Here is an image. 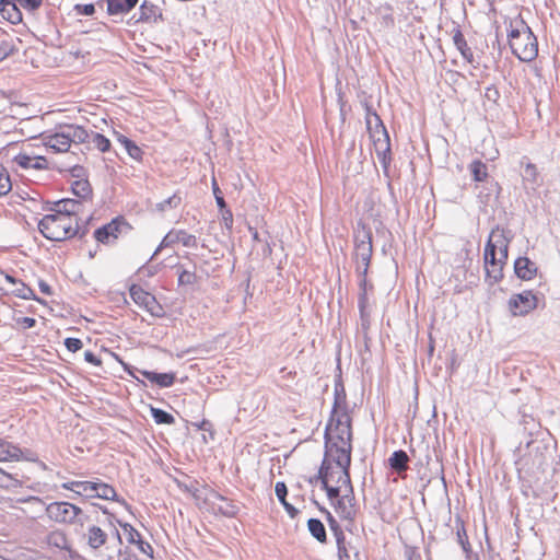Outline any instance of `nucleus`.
I'll list each match as a JSON object with an SVG mask.
<instances>
[{"label": "nucleus", "mask_w": 560, "mask_h": 560, "mask_svg": "<svg viewBox=\"0 0 560 560\" xmlns=\"http://www.w3.org/2000/svg\"><path fill=\"white\" fill-rule=\"evenodd\" d=\"M77 207L78 202L71 199L58 201L54 213L44 215L38 223L44 237L55 242L73 237L79 229Z\"/></svg>", "instance_id": "nucleus-1"}, {"label": "nucleus", "mask_w": 560, "mask_h": 560, "mask_svg": "<svg viewBox=\"0 0 560 560\" xmlns=\"http://www.w3.org/2000/svg\"><path fill=\"white\" fill-rule=\"evenodd\" d=\"M351 455L338 454L337 451L325 452L318 478L327 493V498L337 495L341 491H350L352 487L350 478Z\"/></svg>", "instance_id": "nucleus-2"}, {"label": "nucleus", "mask_w": 560, "mask_h": 560, "mask_svg": "<svg viewBox=\"0 0 560 560\" xmlns=\"http://www.w3.org/2000/svg\"><path fill=\"white\" fill-rule=\"evenodd\" d=\"M510 240L503 229L494 228L485 246V269L486 278L490 284L500 282L503 279V267L509 255Z\"/></svg>", "instance_id": "nucleus-3"}, {"label": "nucleus", "mask_w": 560, "mask_h": 560, "mask_svg": "<svg viewBox=\"0 0 560 560\" xmlns=\"http://www.w3.org/2000/svg\"><path fill=\"white\" fill-rule=\"evenodd\" d=\"M508 40L512 52L520 60L529 62L537 57V38L520 14L509 20Z\"/></svg>", "instance_id": "nucleus-4"}, {"label": "nucleus", "mask_w": 560, "mask_h": 560, "mask_svg": "<svg viewBox=\"0 0 560 560\" xmlns=\"http://www.w3.org/2000/svg\"><path fill=\"white\" fill-rule=\"evenodd\" d=\"M352 432L350 416L334 409L325 431V452L337 451L338 454L351 455Z\"/></svg>", "instance_id": "nucleus-5"}, {"label": "nucleus", "mask_w": 560, "mask_h": 560, "mask_svg": "<svg viewBox=\"0 0 560 560\" xmlns=\"http://www.w3.org/2000/svg\"><path fill=\"white\" fill-rule=\"evenodd\" d=\"M365 125L375 153L382 166L386 170L392 161L390 140L381 117L371 106H366Z\"/></svg>", "instance_id": "nucleus-6"}, {"label": "nucleus", "mask_w": 560, "mask_h": 560, "mask_svg": "<svg viewBox=\"0 0 560 560\" xmlns=\"http://www.w3.org/2000/svg\"><path fill=\"white\" fill-rule=\"evenodd\" d=\"M373 255V235L366 224H359L354 243V257L363 267V275H366Z\"/></svg>", "instance_id": "nucleus-7"}, {"label": "nucleus", "mask_w": 560, "mask_h": 560, "mask_svg": "<svg viewBox=\"0 0 560 560\" xmlns=\"http://www.w3.org/2000/svg\"><path fill=\"white\" fill-rule=\"evenodd\" d=\"M47 517L58 524H74L82 509L67 501H56L46 505Z\"/></svg>", "instance_id": "nucleus-8"}, {"label": "nucleus", "mask_w": 560, "mask_h": 560, "mask_svg": "<svg viewBox=\"0 0 560 560\" xmlns=\"http://www.w3.org/2000/svg\"><path fill=\"white\" fill-rule=\"evenodd\" d=\"M336 514L342 521L353 522L357 515V504L353 487L350 491H339L337 495L328 498Z\"/></svg>", "instance_id": "nucleus-9"}, {"label": "nucleus", "mask_w": 560, "mask_h": 560, "mask_svg": "<svg viewBox=\"0 0 560 560\" xmlns=\"http://www.w3.org/2000/svg\"><path fill=\"white\" fill-rule=\"evenodd\" d=\"M538 306V296L530 290L513 294L508 301L509 311L513 316H525Z\"/></svg>", "instance_id": "nucleus-10"}, {"label": "nucleus", "mask_w": 560, "mask_h": 560, "mask_svg": "<svg viewBox=\"0 0 560 560\" xmlns=\"http://www.w3.org/2000/svg\"><path fill=\"white\" fill-rule=\"evenodd\" d=\"M130 226L124 217H116L110 222L100 226L93 233L94 238L102 244L115 242Z\"/></svg>", "instance_id": "nucleus-11"}, {"label": "nucleus", "mask_w": 560, "mask_h": 560, "mask_svg": "<svg viewBox=\"0 0 560 560\" xmlns=\"http://www.w3.org/2000/svg\"><path fill=\"white\" fill-rule=\"evenodd\" d=\"M129 293L132 301L151 315L161 316L163 314V308L156 301L155 296L142 289L140 285L132 284L129 289Z\"/></svg>", "instance_id": "nucleus-12"}, {"label": "nucleus", "mask_w": 560, "mask_h": 560, "mask_svg": "<svg viewBox=\"0 0 560 560\" xmlns=\"http://www.w3.org/2000/svg\"><path fill=\"white\" fill-rule=\"evenodd\" d=\"M177 244H182L185 247L196 248L198 240L194 234L188 233L186 230L172 229L163 237L160 248L173 247Z\"/></svg>", "instance_id": "nucleus-13"}, {"label": "nucleus", "mask_w": 560, "mask_h": 560, "mask_svg": "<svg viewBox=\"0 0 560 560\" xmlns=\"http://www.w3.org/2000/svg\"><path fill=\"white\" fill-rule=\"evenodd\" d=\"M13 162L23 170H46L48 161L46 156L33 155V151L24 148L13 158Z\"/></svg>", "instance_id": "nucleus-14"}, {"label": "nucleus", "mask_w": 560, "mask_h": 560, "mask_svg": "<svg viewBox=\"0 0 560 560\" xmlns=\"http://www.w3.org/2000/svg\"><path fill=\"white\" fill-rule=\"evenodd\" d=\"M43 141L45 150H50L54 153L68 152L71 147L67 131L47 135L43 138Z\"/></svg>", "instance_id": "nucleus-15"}, {"label": "nucleus", "mask_w": 560, "mask_h": 560, "mask_svg": "<svg viewBox=\"0 0 560 560\" xmlns=\"http://www.w3.org/2000/svg\"><path fill=\"white\" fill-rule=\"evenodd\" d=\"M163 13L161 8L150 0H143L140 4L137 23H156L162 20Z\"/></svg>", "instance_id": "nucleus-16"}, {"label": "nucleus", "mask_w": 560, "mask_h": 560, "mask_svg": "<svg viewBox=\"0 0 560 560\" xmlns=\"http://www.w3.org/2000/svg\"><path fill=\"white\" fill-rule=\"evenodd\" d=\"M514 271L523 281H530L537 276L538 268L528 257H518L514 261Z\"/></svg>", "instance_id": "nucleus-17"}, {"label": "nucleus", "mask_w": 560, "mask_h": 560, "mask_svg": "<svg viewBox=\"0 0 560 560\" xmlns=\"http://www.w3.org/2000/svg\"><path fill=\"white\" fill-rule=\"evenodd\" d=\"M22 459L32 460L31 457L23 455L20 447L0 439V462H19Z\"/></svg>", "instance_id": "nucleus-18"}, {"label": "nucleus", "mask_w": 560, "mask_h": 560, "mask_svg": "<svg viewBox=\"0 0 560 560\" xmlns=\"http://www.w3.org/2000/svg\"><path fill=\"white\" fill-rule=\"evenodd\" d=\"M115 137L133 161L138 163L143 162L144 151L135 141L120 132H115Z\"/></svg>", "instance_id": "nucleus-19"}, {"label": "nucleus", "mask_w": 560, "mask_h": 560, "mask_svg": "<svg viewBox=\"0 0 560 560\" xmlns=\"http://www.w3.org/2000/svg\"><path fill=\"white\" fill-rule=\"evenodd\" d=\"M2 275L4 276L7 282L14 285V289L11 291L12 295L24 300H30L34 296L33 290L21 279H16L13 276L3 272Z\"/></svg>", "instance_id": "nucleus-20"}, {"label": "nucleus", "mask_w": 560, "mask_h": 560, "mask_svg": "<svg viewBox=\"0 0 560 560\" xmlns=\"http://www.w3.org/2000/svg\"><path fill=\"white\" fill-rule=\"evenodd\" d=\"M139 0H106L109 15L127 14L132 11Z\"/></svg>", "instance_id": "nucleus-21"}, {"label": "nucleus", "mask_w": 560, "mask_h": 560, "mask_svg": "<svg viewBox=\"0 0 560 560\" xmlns=\"http://www.w3.org/2000/svg\"><path fill=\"white\" fill-rule=\"evenodd\" d=\"M140 373L151 383L160 387H171L176 380L175 373H156L151 371H140Z\"/></svg>", "instance_id": "nucleus-22"}, {"label": "nucleus", "mask_w": 560, "mask_h": 560, "mask_svg": "<svg viewBox=\"0 0 560 560\" xmlns=\"http://www.w3.org/2000/svg\"><path fill=\"white\" fill-rule=\"evenodd\" d=\"M388 463L390 468L400 475L402 472H406L409 468V456L402 450L395 451L388 458Z\"/></svg>", "instance_id": "nucleus-23"}, {"label": "nucleus", "mask_w": 560, "mask_h": 560, "mask_svg": "<svg viewBox=\"0 0 560 560\" xmlns=\"http://www.w3.org/2000/svg\"><path fill=\"white\" fill-rule=\"evenodd\" d=\"M71 190L73 195L82 200H88L92 196V187L86 178H75L71 182Z\"/></svg>", "instance_id": "nucleus-24"}, {"label": "nucleus", "mask_w": 560, "mask_h": 560, "mask_svg": "<svg viewBox=\"0 0 560 560\" xmlns=\"http://www.w3.org/2000/svg\"><path fill=\"white\" fill-rule=\"evenodd\" d=\"M93 493L94 498H100L104 500H115L117 495V492L114 489V487L101 480H96L93 482Z\"/></svg>", "instance_id": "nucleus-25"}, {"label": "nucleus", "mask_w": 560, "mask_h": 560, "mask_svg": "<svg viewBox=\"0 0 560 560\" xmlns=\"http://www.w3.org/2000/svg\"><path fill=\"white\" fill-rule=\"evenodd\" d=\"M0 11L2 16L13 24L20 23L22 21V14L18 9L16 3H12L9 1L4 2L3 0H1Z\"/></svg>", "instance_id": "nucleus-26"}, {"label": "nucleus", "mask_w": 560, "mask_h": 560, "mask_svg": "<svg viewBox=\"0 0 560 560\" xmlns=\"http://www.w3.org/2000/svg\"><path fill=\"white\" fill-rule=\"evenodd\" d=\"M453 42L456 48L460 51L462 56L468 61L472 62L474 54L470 47L468 46L463 33L457 30L453 34Z\"/></svg>", "instance_id": "nucleus-27"}, {"label": "nucleus", "mask_w": 560, "mask_h": 560, "mask_svg": "<svg viewBox=\"0 0 560 560\" xmlns=\"http://www.w3.org/2000/svg\"><path fill=\"white\" fill-rule=\"evenodd\" d=\"M307 528L311 535L320 544L327 541V534L323 522L318 518H310L307 521Z\"/></svg>", "instance_id": "nucleus-28"}, {"label": "nucleus", "mask_w": 560, "mask_h": 560, "mask_svg": "<svg viewBox=\"0 0 560 560\" xmlns=\"http://www.w3.org/2000/svg\"><path fill=\"white\" fill-rule=\"evenodd\" d=\"M106 533L98 526H92L89 528L88 542L92 548L97 549L102 547L106 542Z\"/></svg>", "instance_id": "nucleus-29"}, {"label": "nucleus", "mask_w": 560, "mask_h": 560, "mask_svg": "<svg viewBox=\"0 0 560 560\" xmlns=\"http://www.w3.org/2000/svg\"><path fill=\"white\" fill-rule=\"evenodd\" d=\"M469 171L472 175L475 182L481 183L486 182L489 177L487 165L480 160H474L469 164Z\"/></svg>", "instance_id": "nucleus-30"}, {"label": "nucleus", "mask_w": 560, "mask_h": 560, "mask_svg": "<svg viewBox=\"0 0 560 560\" xmlns=\"http://www.w3.org/2000/svg\"><path fill=\"white\" fill-rule=\"evenodd\" d=\"M68 137L71 143H84L89 141L90 135L88 130L81 126L71 125L67 128Z\"/></svg>", "instance_id": "nucleus-31"}, {"label": "nucleus", "mask_w": 560, "mask_h": 560, "mask_svg": "<svg viewBox=\"0 0 560 560\" xmlns=\"http://www.w3.org/2000/svg\"><path fill=\"white\" fill-rule=\"evenodd\" d=\"M116 522L121 527L129 544L136 545L138 541H140V539L142 538L141 534L132 525L128 523H122L119 520H116Z\"/></svg>", "instance_id": "nucleus-32"}, {"label": "nucleus", "mask_w": 560, "mask_h": 560, "mask_svg": "<svg viewBox=\"0 0 560 560\" xmlns=\"http://www.w3.org/2000/svg\"><path fill=\"white\" fill-rule=\"evenodd\" d=\"M12 189V182L8 170L0 165V197L5 196Z\"/></svg>", "instance_id": "nucleus-33"}, {"label": "nucleus", "mask_w": 560, "mask_h": 560, "mask_svg": "<svg viewBox=\"0 0 560 560\" xmlns=\"http://www.w3.org/2000/svg\"><path fill=\"white\" fill-rule=\"evenodd\" d=\"M539 178V172L536 164L526 162L524 165L523 180L530 184H536Z\"/></svg>", "instance_id": "nucleus-34"}, {"label": "nucleus", "mask_w": 560, "mask_h": 560, "mask_svg": "<svg viewBox=\"0 0 560 560\" xmlns=\"http://www.w3.org/2000/svg\"><path fill=\"white\" fill-rule=\"evenodd\" d=\"M152 417L154 421L159 424H173L175 422L174 417L159 408H152Z\"/></svg>", "instance_id": "nucleus-35"}, {"label": "nucleus", "mask_w": 560, "mask_h": 560, "mask_svg": "<svg viewBox=\"0 0 560 560\" xmlns=\"http://www.w3.org/2000/svg\"><path fill=\"white\" fill-rule=\"evenodd\" d=\"M92 141L101 152H107L110 149V141L102 133H93Z\"/></svg>", "instance_id": "nucleus-36"}, {"label": "nucleus", "mask_w": 560, "mask_h": 560, "mask_svg": "<svg viewBox=\"0 0 560 560\" xmlns=\"http://www.w3.org/2000/svg\"><path fill=\"white\" fill-rule=\"evenodd\" d=\"M93 482L94 481H79L78 489H77L75 493L78 495H83L89 499L94 498Z\"/></svg>", "instance_id": "nucleus-37"}, {"label": "nucleus", "mask_w": 560, "mask_h": 560, "mask_svg": "<svg viewBox=\"0 0 560 560\" xmlns=\"http://www.w3.org/2000/svg\"><path fill=\"white\" fill-rule=\"evenodd\" d=\"M15 2L28 12L37 11L42 4L43 0H15Z\"/></svg>", "instance_id": "nucleus-38"}, {"label": "nucleus", "mask_w": 560, "mask_h": 560, "mask_svg": "<svg viewBox=\"0 0 560 560\" xmlns=\"http://www.w3.org/2000/svg\"><path fill=\"white\" fill-rule=\"evenodd\" d=\"M197 282V275L194 271L183 270L178 276V283L188 285Z\"/></svg>", "instance_id": "nucleus-39"}, {"label": "nucleus", "mask_w": 560, "mask_h": 560, "mask_svg": "<svg viewBox=\"0 0 560 560\" xmlns=\"http://www.w3.org/2000/svg\"><path fill=\"white\" fill-rule=\"evenodd\" d=\"M65 346L70 352H77L82 349L83 343L79 338H67Z\"/></svg>", "instance_id": "nucleus-40"}, {"label": "nucleus", "mask_w": 560, "mask_h": 560, "mask_svg": "<svg viewBox=\"0 0 560 560\" xmlns=\"http://www.w3.org/2000/svg\"><path fill=\"white\" fill-rule=\"evenodd\" d=\"M136 546L141 553L145 555L150 559L153 558V547L148 541H144L141 538L140 541L136 544Z\"/></svg>", "instance_id": "nucleus-41"}, {"label": "nucleus", "mask_w": 560, "mask_h": 560, "mask_svg": "<svg viewBox=\"0 0 560 560\" xmlns=\"http://www.w3.org/2000/svg\"><path fill=\"white\" fill-rule=\"evenodd\" d=\"M290 517L294 518L299 514V510L288 502L287 497L278 499Z\"/></svg>", "instance_id": "nucleus-42"}, {"label": "nucleus", "mask_w": 560, "mask_h": 560, "mask_svg": "<svg viewBox=\"0 0 560 560\" xmlns=\"http://www.w3.org/2000/svg\"><path fill=\"white\" fill-rule=\"evenodd\" d=\"M75 11L79 14H82V15H93L94 12H95V7L92 3H89V4H77L75 5Z\"/></svg>", "instance_id": "nucleus-43"}, {"label": "nucleus", "mask_w": 560, "mask_h": 560, "mask_svg": "<svg viewBox=\"0 0 560 560\" xmlns=\"http://www.w3.org/2000/svg\"><path fill=\"white\" fill-rule=\"evenodd\" d=\"M222 221L225 228L231 231L233 228V213L230 209L222 211Z\"/></svg>", "instance_id": "nucleus-44"}, {"label": "nucleus", "mask_w": 560, "mask_h": 560, "mask_svg": "<svg viewBox=\"0 0 560 560\" xmlns=\"http://www.w3.org/2000/svg\"><path fill=\"white\" fill-rule=\"evenodd\" d=\"M84 359L86 362H89L90 364L92 365H95V366H101L102 365V360L101 358H98L97 355H95L92 351L88 350L84 352Z\"/></svg>", "instance_id": "nucleus-45"}, {"label": "nucleus", "mask_w": 560, "mask_h": 560, "mask_svg": "<svg viewBox=\"0 0 560 560\" xmlns=\"http://www.w3.org/2000/svg\"><path fill=\"white\" fill-rule=\"evenodd\" d=\"M275 492L278 499H282L288 495V488L283 481H278L275 486Z\"/></svg>", "instance_id": "nucleus-46"}, {"label": "nucleus", "mask_w": 560, "mask_h": 560, "mask_svg": "<svg viewBox=\"0 0 560 560\" xmlns=\"http://www.w3.org/2000/svg\"><path fill=\"white\" fill-rule=\"evenodd\" d=\"M12 481H16V479L0 467V486L8 487Z\"/></svg>", "instance_id": "nucleus-47"}, {"label": "nucleus", "mask_w": 560, "mask_h": 560, "mask_svg": "<svg viewBox=\"0 0 560 560\" xmlns=\"http://www.w3.org/2000/svg\"><path fill=\"white\" fill-rule=\"evenodd\" d=\"M23 148H24L25 150H31V151H33V155L45 156L44 151H46V150H45V148H44V143H43L42 145H37V144H35V145H33V144H27V145H25V147H23Z\"/></svg>", "instance_id": "nucleus-48"}, {"label": "nucleus", "mask_w": 560, "mask_h": 560, "mask_svg": "<svg viewBox=\"0 0 560 560\" xmlns=\"http://www.w3.org/2000/svg\"><path fill=\"white\" fill-rule=\"evenodd\" d=\"M18 324L23 328H32L36 325V319L33 317H22L18 319Z\"/></svg>", "instance_id": "nucleus-49"}, {"label": "nucleus", "mask_w": 560, "mask_h": 560, "mask_svg": "<svg viewBox=\"0 0 560 560\" xmlns=\"http://www.w3.org/2000/svg\"><path fill=\"white\" fill-rule=\"evenodd\" d=\"M78 485H79V481L70 480V481L63 482L61 485V488L65 489V490H69V491H72V492L75 493L77 489H78Z\"/></svg>", "instance_id": "nucleus-50"}, {"label": "nucleus", "mask_w": 560, "mask_h": 560, "mask_svg": "<svg viewBox=\"0 0 560 560\" xmlns=\"http://www.w3.org/2000/svg\"><path fill=\"white\" fill-rule=\"evenodd\" d=\"M212 191H213L214 198L217 196H222V191H221L214 177L212 178Z\"/></svg>", "instance_id": "nucleus-51"}, {"label": "nucleus", "mask_w": 560, "mask_h": 560, "mask_svg": "<svg viewBox=\"0 0 560 560\" xmlns=\"http://www.w3.org/2000/svg\"><path fill=\"white\" fill-rule=\"evenodd\" d=\"M215 201H217L218 207L222 211H224L226 209V203H225V200H224L223 196H217L215 197Z\"/></svg>", "instance_id": "nucleus-52"}, {"label": "nucleus", "mask_w": 560, "mask_h": 560, "mask_svg": "<svg viewBox=\"0 0 560 560\" xmlns=\"http://www.w3.org/2000/svg\"><path fill=\"white\" fill-rule=\"evenodd\" d=\"M115 358L119 361V363L124 366V370H125L129 375L135 376V375H133V373H132V371H131V369H130V366H129L127 363H125L121 359H119V358H118V355H115Z\"/></svg>", "instance_id": "nucleus-53"}, {"label": "nucleus", "mask_w": 560, "mask_h": 560, "mask_svg": "<svg viewBox=\"0 0 560 560\" xmlns=\"http://www.w3.org/2000/svg\"><path fill=\"white\" fill-rule=\"evenodd\" d=\"M327 521H328V523H329L331 528H334L337 525L336 520L334 518V516L328 511H327Z\"/></svg>", "instance_id": "nucleus-54"}, {"label": "nucleus", "mask_w": 560, "mask_h": 560, "mask_svg": "<svg viewBox=\"0 0 560 560\" xmlns=\"http://www.w3.org/2000/svg\"><path fill=\"white\" fill-rule=\"evenodd\" d=\"M230 506V510L229 511H225L223 512L224 515H228V516H234L235 515V506L233 504H229Z\"/></svg>", "instance_id": "nucleus-55"}, {"label": "nucleus", "mask_w": 560, "mask_h": 560, "mask_svg": "<svg viewBox=\"0 0 560 560\" xmlns=\"http://www.w3.org/2000/svg\"><path fill=\"white\" fill-rule=\"evenodd\" d=\"M457 535L459 537V540L463 542V536H466V530L463 525L462 528L457 530Z\"/></svg>", "instance_id": "nucleus-56"}, {"label": "nucleus", "mask_w": 560, "mask_h": 560, "mask_svg": "<svg viewBox=\"0 0 560 560\" xmlns=\"http://www.w3.org/2000/svg\"><path fill=\"white\" fill-rule=\"evenodd\" d=\"M7 56L5 49L0 46V61L3 60Z\"/></svg>", "instance_id": "nucleus-57"}, {"label": "nucleus", "mask_w": 560, "mask_h": 560, "mask_svg": "<svg viewBox=\"0 0 560 560\" xmlns=\"http://www.w3.org/2000/svg\"><path fill=\"white\" fill-rule=\"evenodd\" d=\"M212 494L218 498V499H221V500H225V498H223L221 494L217 493V492H212Z\"/></svg>", "instance_id": "nucleus-58"}, {"label": "nucleus", "mask_w": 560, "mask_h": 560, "mask_svg": "<svg viewBox=\"0 0 560 560\" xmlns=\"http://www.w3.org/2000/svg\"><path fill=\"white\" fill-rule=\"evenodd\" d=\"M177 199V201L179 202L180 201V198L179 197H176V196H173L171 199H170V202H172L173 200Z\"/></svg>", "instance_id": "nucleus-59"}, {"label": "nucleus", "mask_w": 560, "mask_h": 560, "mask_svg": "<svg viewBox=\"0 0 560 560\" xmlns=\"http://www.w3.org/2000/svg\"><path fill=\"white\" fill-rule=\"evenodd\" d=\"M0 275H2V271H0ZM2 289V287L0 285V290Z\"/></svg>", "instance_id": "nucleus-60"}]
</instances>
